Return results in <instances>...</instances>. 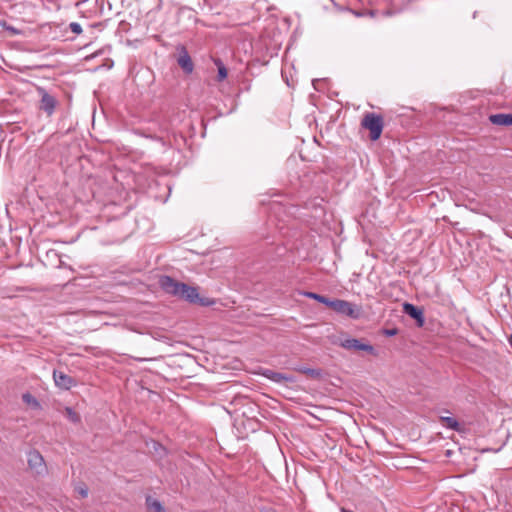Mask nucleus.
Returning a JSON list of instances; mask_svg holds the SVG:
<instances>
[{
    "instance_id": "0eeeda50",
    "label": "nucleus",
    "mask_w": 512,
    "mask_h": 512,
    "mask_svg": "<svg viewBox=\"0 0 512 512\" xmlns=\"http://www.w3.org/2000/svg\"><path fill=\"white\" fill-rule=\"evenodd\" d=\"M27 462L29 468L34 470L37 474H42L46 470L43 456L35 449L28 452Z\"/></svg>"
},
{
    "instance_id": "6ab92c4d",
    "label": "nucleus",
    "mask_w": 512,
    "mask_h": 512,
    "mask_svg": "<svg viewBox=\"0 0 512 512\" xmlns=\"http://www.w3.org/2000/svg\"><path fill=\"white\" fill-rule=\"evenodd\" d=\"M69 28H70L71 32H72V33H74V34L79 35V34H81V33H82V27H81V25H80L79 23H77V22H71V23L69 24Z\"/></svg>"
},
{
    "instance_id": "f03ea898",
    "label": "nucleus",
    "mask_w": 512,
    "mask_h": 512,
    "mask_svg": "<svg viewBox=\"0 0 512 512\" xmlns=\"http://www.w3.org/2000/svg\"><path fill=\"white\" fill-rule=\"evenodd\" d=\"M361 127L369 130L370 139L376 141L380 138L384 128L383 116L373 112H367L361 120Z\"/></svg>"
},
{
    "instance_id": "b1692460",
    "label": "nucleus",
    "mask_w": 512,
    "mask_h": 512,
    "mask_svg": "<svg viewBox=\"0 0 512 512\" xmlns=\"http://www.w3.org/2000/svg\"><path fill=\"white\" fill-rule=\"evenodd\" d=\"M155 16H156L155 13H150L149 14V19H151L152 17H155Z\"/></svg>"
},
{
    "instance_id": "f3484780",
    "label": "nucleus",
    "mask_w": 512,
    "mask_h": 512,
    "mask_svg": "<svg viewBox=\"0 0 512 512\" xmlns=\"http://www.w3.org/2000/svg\"><path fill=\"white\" fill-rule=\"evenodd\" d=\"M65 416L73 423H79L81 421L80 415L71 407L65 408Z\"/></svg>"
},
{
    "instance_id": "4468645a",
    "label": "nucleus",
    "mask_w": 512,
    "mask_h": 512,
    "mask_svg": "<svg viewBox=\"0 0 512 512\" xmlns=\"http://www.w3.org/2000/svg\"><path fill=\"white\" fill-rule=\"evenodd\" d=\"M304 296H306L307 298L316 300V301L326 305L327 307L330 306V303L332 301L331 299H329V298H327V297H325L323 295L314 293V292H304Z\"/></svg>"
},
{
    "instance_id": "a211bd4d",
    "label": "nucleus",
    "mask_w": 512,
    "mask_h": 512,
    "mask_svg": "<svg viewBox=\"0 0 512 512\" xmlns=\"http://www.w3.org/2000/svg\"><path fill=\"white\" fill-rule=\"evenodd\" d=\"M147 506L153 512H160V501L152 500L150 496L146 498Z\"/></svg>"
},
{
    "instance_id": "9b49d317",
    "label": "nucleus",
    "mask_w": 512,
    "mask_h": 512,
    "mask_svg": "<svg viewBox=\"0 0 512 512\" xmlns=\"http://www.w3.org/2000/svg\"><path fill=\"white\" fill-rule=\"evenodd\" d=\"M489 121L497 126H512V114H491L489 116Z\"/></svg>"
},
{
    "instance_id": "9d476101",
    "label": "nucleus",
    "mask_w": 512,
    "mask_h": 512,
    "mask_svg": "<svg viewBox=\"0 0 512 512\" xmlns=\"http://www.w3.org/2000/svg\"><path fill=\"white\" fill-rule=\"evenodd\" d=\"M261 375L275 383H284V382L292 383L295 381V378L292 375L275 372L270 369H264L261 372Z\"/></svg>"
},
{
    "instance_id": "1a4fd4ad",
    "label": "nucleus",
    "mask_w": 512,
    "mask_h": 512,
    "mask_svg": "<svg viewBox=\"0 0 512 512\" xmlns=\"http://www.w3.org/2000/svg\"><path fill=\"white\" fill-rule=\"evenodd\" d=\"M403 312L414 319L419 327L424 325L425 317L422 308L406 302L403 304Z\"/></svg>"
},
{
    "instance_id": "20e7f679",
    "label": "nucleus",
    "mask_w": 512,
    "mask_h": 512,
    "mask_svg": "<svg viewBox=\"0 0 512 512\" xmlns=\"http://www.w3.org/2000/svg\"><path fill=\"white\" fill-rule=\"evenodd\" d=\"M40 101L38 109L46 114L47 117H51L58 105V100L52 94H50L45 88L38 86L36 88Z\"/></svg>"
},
{
    "instance_id": "423d86ee",
    "label": "nucleus",
    "mask_w": 512,
    "mask_h": 512,
    "mask_svg": "<svg viewBox=\"0 0 512 512\" xmlns=\"http://www.w3.org/2000/svg\"><path fill=\"white\" fill-rule=\"evenodd\" d=\"M176 62L185 74H191L194 70V63L187 49L180 45L177 47Z\"/></svg>"
},
{
    "instance_id": "5701e85b",
    "label": "nucleus",
    "mask_w": 512,
    "mask_h": 512,
    "mask_svg": "<svg viewBox=\"0 0 512 512\" xmlns=\"http://www.w3.org/2000/svg\"><path fill=\"white\" fill-rule=\"evenodd\" d=\"M341 512H353V511L345 509V508H341Z\"/></svg>"
},
{
    "instance_id": "7ed1b4c3",
    "label": "nucleus",
    "mask_w": 512,
    "mask_h": 512,
    "mask_svg": "<svg viewBox=\"0 0 512 512\" xmlns=\"http://www.w3.org/2000/svg\"><path fill=\"white\" fill-rule=\"evenodd\" d=\"M329 308L340 315H344L352 319H359L362 314L360 306L342 299H333Z\"/></svg>"
},
{
    "instance_id": "39448f33",
    "label": "nucleus",
    "mask_w": 512,
    "mask_h": 512,
    "mask_svg": "<svg viewBox=\"0 0 512 512\" xmlns=\"http://www.w3.org/2000/svg\"><path fill=\"white\" fill-rule=\"evenodd\" d=\"M339 345L346 350H361V351H365L368 354L373 355V356L378 355L374 346H372L369 343H362L361 340L356 339V338L343 339L340 341Z\"/></svg>"
},
{
    "instance_id": "aec40b11",
    "label": "nucleus",
    "mask_w": 512,
    "mask_h": 512,
    "mask_svg": "<svg viewBox=\"0 0 512 512\" xmlns=\"http://www.w3.org/2000/svg\"><path fill=\"white\" fill-rule=\"evenodd\" d=\"M76 491L81 498H86L88 496V488L86 485L76 487Z\"/></svg>"
},
{
    "instance_id": "ddd939ff",
    "label": "nucleus",
    "mask_w": 512,
    "mask_h": 512,
    "mask_svg": "<svg viewBox=\"0 0 512 512\" xmlns=\"http://www.w3.org/2000/svg\"><path fill=\"white\" fill-rule=\"evenodd\" d=\"M22 400L25 404L31 406L33 409H40V402L29 392L22 395Z\"/></svg>"
},
{
    "instance_id": "f8f14e48",
    "label": "nucleus",
    "mask_w": 512,
    "mask_h": 512,
    "mask_svg": "<svg viewBox=\"0 0 512 512\" xmlns=\"http://www.w3.org/2000/svg\"><path fill=\"white\" fill-rule=\"evenodd\" d=\"M440 422L444 427L453 431L460 432L462 430L460 423L454 417L440 416Z\"/></svg>"
},
{
    "instance_id": "4be33fe9",
    "label": "nucleus",
    "mask_w": 512,
    "mask_h": 512,
    "mask_svg": "<svg viewBox=\"0 0 512 512\" xmlns=\"http://www.w3.org/2000/svg\"><path fill=\"white\" fill-rule=\"evenodd\" d=\"M508 342H509V344H510V346H511V348H512V334H511V335H510V337L508 338Z\"/></svg>"
},
{
    "instance_id": "412c9836",
    "label": "nucleus",
    "mask_w": 512,
    "mask_h": 512,
    "mask_svg": "<svg viewBox=\"0 0 512 512\" xmlns=\"http://www.w3.org/2000/svg\"><path fill=\"white\" fill-rule=\"evenodd\" d=\"M397 333H398V330L396 328L383 330V334L388 337L395 336Z\"/></svg>"
},
{
    "instance_id": "2eb2a0df",
    "label": "nucleus",
    "mask_w": 512,
    "mask_h": 512,
    "mask_svg": "<svg viewBox=\"0 0 512 512\" xmlns=\"http://www.w3.org/2000/svg\"><path fill=\"white\" fill-rule=\"evenodd\" d=\"M214 63L218 68L217 80L219 82H221L227 77V74H228L227 68L225 67V65L223 64V62L220 59L214 60Z\"/></svg>"
},
{
    "instance_id": "f257e3e1",
    "label": "nucleus",
    "mask_w": 512,
    "mask_h": 512,
    "mask_svg": "<svg viewBox=\"0 0 512 512\" xmlns=\"http://www.w3.org/2000/svg\"><path fill=\"white\" fill-rule=\"evenodd\" d=\"M162 291L179 300H184L190 304H196L202 307H208L215 304L213 299L201 297L197 287L177 281L166 275H162Z\"/></svg>"
},
{
    "instance_id": "dca6fc26",
    "label": "nucleus",
    "mask_w": 512,
    "mask_h": 512,
    "mask_svg": "<svg viewBox=\"0 0 512 512\" xmlns=\"http://www.w3.org/2000/svg\"><path fill=\"white\" fill-rule=\"evenodd\" d=\"M296 371L308 375L312 378H318L321 375V371L319 369H312L308 367H299L296 369Z\"/></svg>"
},
{
    "instance_id": "6e6552de",
    "label": "nucleus",
    "mask_w": 512,
    "mask_h": 512,
    "mask_svg": "<svg viewBox=\"0 0 512 512\" xmlns=\"http://www.w3.org/2000/svg\"><path fill=\"white\" fill-rule=\"evenodd\" d=\"M53 379L55 382V385L59 387L60 389L69 390L71 387L75 386L77 381L64 373L63 371L54 370L53 372Z\"/></svg>"
}]
</instances>
